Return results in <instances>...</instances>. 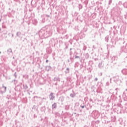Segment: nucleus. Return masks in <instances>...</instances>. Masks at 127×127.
I'll use <instances>...</instances> for the list:
<instances>
[{"mask_svg": "<svg viewBox=\"0 0 127 127\" xmlns=\"http://www.w3.org/2000/svg\"><path fill=\"white\" fill-rule=\"evenodd\" d=\"M82 108H84V106H83Z\"/></svg>", "mask_w": 127, "mask_h": 127, "instance_id": "nucleus-1", "label": "nucleus"}, {"mask_svg": "<svg viewBox=\"0 0 127 127\" xmlns=\"http://www.w3.org/2000/svg\"><path fill=\"white\" fill-rule=\"evenodd\" d=\"M0 21H1V19H0Z\"/></svg>", "mask_w": 127, "mask_h": 127, "instance_id": "nucleus-2", "label": "nucleus"}]
</instances>
